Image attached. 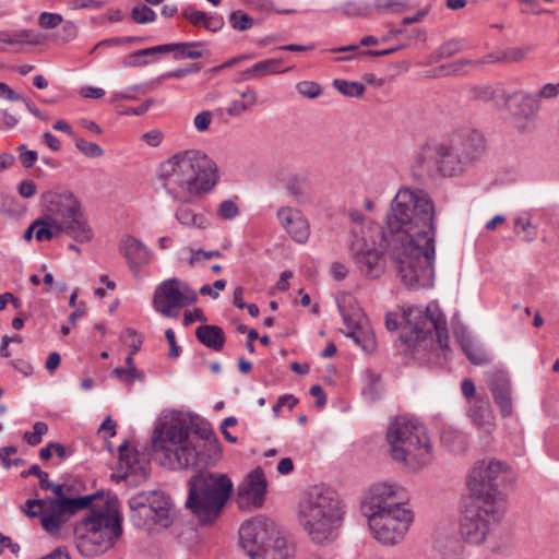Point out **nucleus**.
Listing matches in <instances>:
<instances>
[{
	"instance_id": "obj_61",
	"label": "nucleus",
	"mask_w": 559,
	"mask_h": 559,
	"mask_svg": "<svg viewBox=\"0 0 559 559\" xmlns=\"http://www.w3.org/2000/svg\"><path fill=\"white\" fill-rule=\"evenodd\" d=\"M182 15L194 26H204L206 13L194 9L193 7H187L182 11Z\"/></svg>"
},
{
	"instance_id": "obj_19",
	"label": "nucleus",
	"mask_w": 559,
	"mask_h": 559,
	"mask_svg": "<svg viewBox=\"0 0 559 559\" xmlns=\"http://www.w3.org/2000/svg\"><path fill=\"white\" fill-rule=\"evenodd\" d=\"M266 486V478L262 469L251 471L238 487L237 501L239 507H261L264 502Z\"/></svg>"
},
{
	"instance_id": "obj_54",
	"label": "nucleus",
	"mask_w": 559,
	"mask_h": 559,
	"mask_svg": "<svg viewBox=\"0 0 559 559\" xmlns=\"http://www.w3.org/2000/svg\"><path fill=\"white\" fill-rule=\"evenodd\" d=\"M63 17L59 13L43 12L38 16V25L44 29H52L62 24Z\"/></svg>"
},
{
	"instance_id": "obj_40",
	"label": "nucleus",
	"mask_w": 559,
	"mask_h": 559,
	"mask_svg": "<svg viewBox=\"0 0 559 559\" xmlns=\"http://www.w3.org/2000/svg\"><path fill=\"white\" fill-rule=\"evenodd\" d=\"M340 11L348 17H365L370 15L372 7L364 0H349L340 8Z\"/></svg>"
},
{
	"instance_id": "obj_5",
	"label": "nucleus",
	"mask_w": 559,
	"mask_h": 559,
	"mask_svg": "<svg viewBox=\"0 0 559 559\" xmlns=\"http://www.w3.org/2000/svg\"><path fill=\"white\" fill-rule=\"evenodd\" d=\"M122 515L105 503L92 508L74 526V544L81 556L95 558L115 547L122 536Z\"/></svg>"
},
{
	"instance_id": "obj_47",
	"label": "nucleus",
	"mask_w": 559,
	"mask_h": 559,
	"mask_svg": "<svg viewBox=\"0 0 559 559\" xmlns=\"http://www.w3.org/2000/svg\"><path fill=\"white\" fill-rule=\"evenodd\" d=\"M131 19L138 24H147L156 20V13L146 4H141L131 10Z\"/></svg>"
},
{
	"instance_id": "obj_32",
	"label": "nucleus",
	"mask_w": 559,
	"mask_h": 559,
	"mask_svg": "<svg viewBox=\"0 0 559 559\" xmlns=\"http://www.w3.org/2000/svg\"><path fill=\"white\" fill-rule=\"evenodd\" d=\"M195 337L202 345L215 352H221L226 342L223 329L213 324H203L198 326L195 330Z\"/></svg>"
},
{
	"instance_id": "obj_57",
	"label": "nucleus",
	"mask_w": 559,
	"mask_h": 559,
	"mask_svg": "<svg viewBox=\"0 0 559 559\" xmlns=\"http://www.w3.org/2000/svg\"><path fill=\"white\" fill-rule=\"evenodd\" d=\"M19 158L25 168H32L38 159V154L34 150H27L25 144L16 147Z\"/></svg>"
},
{
	"instance_id": "obj_60",
	"label": "nucleus",
	"mask_w": 559,
	"mask_h": 559,
	"mask_svg": "<svg viewBox=\"0 0 559 559\" xmlns=\"http://www.w3.org/2000/svg\"><path fill=\"white\" fill-rule=\"evenodd\" d=\"M47 499H27L23 512L29 518L40 516Z\"/></svg>"
},
{
	"instance_id": "obj_4",
	"label": "nucleus",
	"mask_w": 559,
	"mask_h": 559,
	"mask_svg": "<svg viewBox=\"0 0 559 559\" xmlns=\"http://www.w3.org/2000/svg\"><path fill=\"white\" fill-rule=\"evenodd\" d=\"M343 514L337 493L325 486L311 487L299 503L300 524L316 544H329L336 539Z\"/></svg>"
},
{
	"instance_id": "obj_1",
	"label": "nucleus",
	"mask_w": 559,
	"mask_h": 559,
	"mask_svg": "<svg viewBox=\"0 0 559 559\" xmlns=\"http://www.w3.org/2000/svg\"><path fill=\"white\" fill-rule=\"evenodd\" d=\"M383 239L404 285L432 286L436 260L435 204L423 190L401 188L391 202Z\"/></svg>"
},
{
	"instance_id": "obj_30",
	"label": "nucleus",
	"mask_w": 559,
	"mask_h": 559,
	"mask_svg": "<svg viewBox=\"0 0 559 559\" xmlns=\"http://www.w3.org/2000/svg\"><path fill=\"white\" fill-rule=\"evenodd\" d=\"M267 543L266 547L255 557V559H294L295 558V545L284 536L278 527L275 530V534Z\"/></svg>"
},
{
	"instance_id": "obj_21",
	"label": "nucleus",
	"mask_w": 559,
	"mask_h": 559,
	"mask_svg": "<svg viewBox=\"0 0 559 559\" xmlns=\"http://www.w3.org/2000/svg\"><path fill=\"white\" fill-rule=\"evenodd\" d=\"M501 98L511 115L518 120L532 123L538 115L539 104L537 97L525 91H516L512 94L502 93Z\"/></svg>"
},
{
	"instance_id": "obj_38",
	"label": "nucleus",
	"mask_w": 559,
	"mask_h": 559,
	"mask_svg": "<svg viewBox=\"0 0 559 559\" xmlns=\"http://www.w3.org/2000/svg\"><path fill=\"white\" fill-rule=\"evenodd\" d=\"M468 48L465 38H452L444 41L433 53L436 60H442L454 56Z\"/></svg>"
},
{
	"instance_id": "obj_18",
	"label": "nucleus",
	"mask_w": 559,
	"mask_h": 559,
	"mask_svg": "<svg viewBox=\"0 0 559 559\" xmlns=\"http://www.w3.org/2000/svg\"><path fill=\"white\" fill-rule=\"evenodd\" d=\"M350 252L354 264L361 276L376 280L384 273V261L376 249L373 239L366 237L353 239Z\"/></svg>"
},
{
	"instance_id": "obj_7",
	"label": "nucleus",
	"mask_w": 559,
	"mask_h": 559,
	"mask_svg": "<svg viewBox=\"0 0 559 559\" xmlns=\"http://www.w3.org/2000/svg\"><path fill=\"white\" fill-rule=\"evenodd\" d=\"M406 324L403 326L400 341L413 355L430 350L435 344L433 333L441 349L448 348V329L444 314L435 302L425 310L409 306L403 310Z\"/></svg>"
},
{
	"instance_id": "obj_6",
	"label": "nucleus",
	"mask_w": 559,
	"mask_h": 559,
	"mask_svg": "<svg viewBox=\"0 0 559 559\" xmlns=\"http://www.w3.org/2000/svg\"><path fill=\"white\" fill-rule=\"evenodd\" d=\"M192 469L197 473L188 480L186 507L200 524H212L231 498L234 484L226 474L205 472V468Z\"/></svg>"
},
{
	"instance_id": "obj_3",
	"label": "nucleus",
	"mask_w": 559,
	"mask_h": 559,
	"mask_svg": "<svg viewBox=\"0 0 559 559\" xmlns=\"http://www.w3.org/2000/svg\"><path fill=\"white\" fill-rule=\"evenodd\" d=\"M158 176L175 202L188 204L213 189L217 182V166L203 152L188 150L163 162Z\"/></svg>"
},
{
	"instance_id": "obj_34",
	"label": "nucleus",
	"mask_w": 559,
	"mask_h": 559,
	"mask_svg": "<svg viewBox=\"0 0 559 559\" xmlns=\"http://www.w3.org/2000/svg\"><path fill=\"white\" fill-rule=\"evenodd\" d=\"M34 226L35 239L38 242L50 241L61 234L66 235V229L57 222L49 219L45 213L34 221Z\"/></svg>"
},
{
	"instance_id": "obj_43",
	"label": "nucleus",
	"mask_w": 559,
	"mask_h": 559,
	"mask_svg": "<svg viewBox=\"0 0 559 559\" xmlns=\"http://www.w3.org/2000/svg\"><path fill=\"white\" fill-rule=\"evenodd\" d=\"M175 59H199L203 57L202 50L195 49L197 47H201L203 44L201 41H191V43H177Z\"/></svg>"
},
{
	"instance_id": "obj_12",
	"label": "nucleus",
	"mask_w": 559,
	"mask_h": 559,
	"mask_svg": "<svg viewBox=\"0 0 559 559\" xmlns=\"http://www.w3.org/2000/svg\"><path fill=\"white\" fill-rule=\"evenodd\" d=\"M367 519L373 538L382 545L393 546L405 537L414 514L409 509H396L382 514L371 513Z\"/></svg>"
},
{
	"instance_id": "obj_50",
	"label": "nucleus",
	"mask_w": 559,
	"mask_h": 559,
	"mask_svg": "<svg viewBox=\"0 0 559 559\" xmlns=\"http://www.w3.org/2000/svg\"><path fill=\"white\" fill-rule=\"evenodd\" d=\"M75 147L90 158H96L104 155V150L97 143L88 142L83 138L75 140Z\"/></svg>"
},
{
	"instance_id": "obj_45",
	"label": "nucleus",
	"mask_w": 559,
	"mask_h": 559,
	"mask_svg": "<svg viewBox=\"0 0 559 559\" xmlns=\"http://www.w3.org/2000/svg\"><path fill=\"white\" fill-rule=\"evenodd\" d=\"M408 5V0H374L373 9L382 13H397Z\"/></svg>"
},
{
	"instance_id": "obj_39",
	"label": "nucleus",
	"mask_w": 559,
	"mask_h": 559,
	"mask_svg": "<svg viewBox=\"0 0 559 559\" xmlns=\"http://www.w3.org/2000/svg\"><path fill=\"white\" fill-rule=\"evenodd\" d=\"M513 229L514 233L525 242H532L537 237V229L532 225V222L527 216H516L514 218Z\"/></svg>"
},
{
	"instance_id": "obj_20",
	"label": "nucleus",
	"mask_w": 559,
	"mask_h": 559,
	"mask_svg": "<svg viewBox=\"0 0 559 559\" xmlns=\"http://www.w3.org/2000/svg\"><path fill=\"white\" fill-rule=\"evenodd\" d=\"M338 310L347 330L345 335L350 337L365 353H373L377 348L376 336L367 321L357 314L349 316L340 304Z\"/></svg>"
},
{
	"instance_id": "obj_22",
	"label": "nucleus",
	"mask_w": 559,
	"mask_h": 559,
	"mask_svg": "<svg viewBox=\"0 0 559 559\" xmlns=\"http://www.w3.org/2000/svg\"><path fill=\"white\" fill-rule=\"evenodd\" d=\"M276 217L294 241L298 243L307 242L310 236V226L301 211L284 205L278 207Z\"/></svg>"
},
{
	"instance_id": "obj_26",
	"label": "nucleus",
	"mask_w": 559,
	"mask_h": 559,
	"mask_svg": "<svg viewBox=\"0 0 559 559\" xmlns=\"http://www.w3.org/2000/svg\"><path fill=\"white\" fill-rule=\"evenodd\" d=\"M468 417L479 431L490 435L495 429V417L486 396H476L468 402Z\"/></svg>"
},
{
	"instance_id": "obj_9",
	"label": "nucleus",
	"mask_w": 559,
	"mask_h": 559,
	"mask_svg": "<svg viewBox=\"0 0 559 559\" xmlns=\"http://www.w3.org/2000/svg\"><path fill=\"white\" fill-rule=\"evenodd\" d=\"M44 213L66 229V235L80 243L90 242L94 230L80 200L69 190L48 191L43 195Z\"/></svg>"
},
{
	"instance_id": "obj_25",
	"label": "nucleus",
	"mask_w": 559,
	"mask_h": 559,
	"mask_svg": "<svg viewBox=\"0 0 559 559\" xmlns=\"http://www.w3.org/2000/svg\"><path fill=\"white\" fill-rule=\"evenodd\" d=\"M146 496V506L152 509V514L159 528L169 527L175 519V509L169 496L162 491L140 492Z\"/></svg>"
},
{
	"instance_id": "obj_51",
	"label": "nucleus",
	"mask_w": 559,
	"mask_h": 559,
	"mask_svg": "<svg viewBox=\"0 0 559 559\" xmlns=\"http://www.w3.org/2000/svg\"><path fill=\"white\" fill-rule=\"evenodd\" d=\"M531 51V47H509L501 51L503 63L521 62Z\"/></svg>"
},
{
	"instance_id": "obj_37",
	"label": "nucleus",
	"mask_w": 559,
	"mask_h": 559,
	"mask_svg": "<svg viewBox=\"0 0 559 559\" xmlns=\"http://www.w3.org/2000/svg\"><path fill=\"white\" fill-rule=\"evenodd\" d=\"M348 216L352 223L355 224V226L352 229V235L354 239L366 237V238H372L373 233H378V227L373 226L372 224L366 225V218L365 216L357 210H350L348 212Z\"/></svg>"
},
{
	"instance_id": "obj_46",
	"label": "nucleus",
	"mask_w": 559,
	"mask_h": 559,
	"mask_svg": "<svg viewBox=\"0 0 559 559\" xmlns=\"http://www.w3.org/2000/svg\"><path fill=\"white\" fill-rule=\"evenodd\" d=\"M230 26L236 31H247L253 26V19L241 10H237L229 15Z\"/></svg>"
},
{
	"instance_id": "obj_10",
	"label": "nucleus",
	"mask_w": 559,
	"mask_h": 559,
	"mask_svg": "<svg viewBox=\"0 0 559 559\" xmlns=\"http://www.w3.org/2000/svg\"><path fill=\"white\" fill-rule=\"evenodd\" d=\"M506 509L507 504L499 497L492 502L471 495L460 518V534L464 542L472 545L485 543L502 520Z\"/></svg>"
},
{
	"instance_id": "obj_23",
	"label": "nucleus",
	"mask_w": 559,
	"mask_h": 559,
	"mask_svg": "<svg viewBox=\"0 0 559 559\" xmlns=\"http://www.w3.org/2000/svg\"><path fill=\"white\" fill-rule=\"evenodd\" d=\"M119 252L124 257L129 267L138 273L151 261V250L140 239L127 235L119 243Z\"/></svg>"
},
{
	"instance_id": "obj_33",
	"label": "nucleus",
	"mask_w": 559,
	"mask_h": 559,
	"mask_svg": "<svg viewBox=\"0 0 559 559\" xmlns=\"http://www.w3.org/2000/svg\"><path fill=\"white\" fill-rule=\"evenodd\" d=\"M119 464L120 468L124 469V477L129 475H145L146 468L139 460V453L132 452L129 448L128 441H123L119 448Z\"/></svg>"
},
{
	"instance_id": "obj_63",
	"label": "nucleus",
	"mask_w": 559,
	"mask_h": 559,
	"mask_svg": "<svg viewBox=\"0 0 559 559\" xmlns=\"http://www.w3.org/2000/svg\"><path fill=\"white\" fill-rule=\"evenodd\" d=\"M217 214L224 219H233L239 214V209L234 201L225 200L219 204Z\"/></svg>"
},
{
	"instance_id": "obj_55",
	"label": "nucleus",
	"mask_w": 559,
	"mask_h": 559,
	"mask_svg": "<svg viewBox=\"0 0 559 559\" xmlns=\"http://www.w3.org/2000/svg\"><path fill=\"white\" fill-rule=\"evenodd\" d=\"M143 37L138 36H126V37H112V38H106L100 41H98L95 45V48H102V47H117L126 44H133L142 41Z\"/></svg>"
},
{
	"instance_id": "obj_44",
	"label": "nucleus",
	"mask_w": 559,
	"mask_h": 559,
	"mask_svg": "<svg viewBox=\"0 0 559 559\" xmlns=\"http://www.w3.org/2000/svg\"><path fill=\"white\" fill-rule=\"evenodd\" d=\"M147 57H152L150 50L148 48H143L124 56L122 64L126 68L144 67L151 62Z\"/></svg>"
},
{
	"instance_id": "obj_13",
	"label": "nucleus",
	"mask_w": 559,
	"mask_h": 559,
	"mask_svg": "<svg viewBox=\"0 0 559 559\" xmlns=\"http://www.w3.org/2000/svg\"><path fill=\"white\" fill-rule=\"evenodd\" d=\"M197 293L177 277L163 281L153 295L154 309L164 317H176L177 310L194 304Z\"/></svg>"
},
{
	"instance_id": "obj_16",
	"label": "nucleus",
	"mask_w": 559,
	"mask_h": 559,
	"mask_svg": "<svg viewBox=\"0 0 559 559\" xmlns=\"http://www.w3.org/2000/svg\"><path fill=\"white\" fill-rule=\"evenodd\" d=\"M277 525L264 516H255L243 522L239 530L240 545L245 552L255 559L275 534Z\"/></svg>"
},
{
	"instance_id": "obj_62",
	"label": "nucleus",
	"mask_w": 559,
	"mask_h": 559,
	"mask_svg": "<svg viewBox=\"0 0 559 559\" xmlns=\"http://www.w3.org/2000/svg\"><path fill=\"white\" fill-rule=\"evenodd\" d=\"M142 91V85H132L122 92H115L110 96V103L116 105L120 100H134L135 93Z\"/></svg>"
},
{
	"instance_id": "obj_17",
	"label": "nucleus",
	"mask_w": 559,
	"mask_h": 559,
	"mask_svg": "<svg viewBox=\"0 0 559 559\" xmlns=\"http://www.w3.org/2000/svg\"><path fill=\"white\" fill-rule=\"evenodd\" d=\"M361 509L367 518L371 516V513L376 515L396 509H406L404 507V495L396 485L388 483L376 484L369 489Z\"/></svg>"
},
{
	"instance_id": "obj_2",
	"label": "nucleus",
	"mask_w": 559,
	"mask_h": 559,
	"mask_svg": "<svg viewBox=\"0 0 559 559\" xmlns=\"http://www.w3.org/2000/svg\"><path fill=\"white\" fill-rule=\"evenodd\" d=\"M190 423L181 415L164 417L152 436L154 453L170 469L207 468L222 457L218 438L207 421L198 424L192 433Z\"/></svg>"
},
{
	"instance_id": "obj_15",
	"label": "nucleus",
	"mask_w": 559,
	"mask_h": 559,
	"mask_svg": "<svg viewBox=\"0 0 559 559\" xmlns=\"http://www.w3.org/2000/svg\"><path fill=\"white\" fill-rule=\"evenodd\" d=\"M275 188H284L286 194L297 204H309L313 200L312 186L305 171H298L292 166H281L272 174Z\"/></svg>"
},
{
	"instance_id": "obj_14",
	"label": "nucleus",
	"mask_w": 559,
	"mask_h": 559,
	"mask_svg": "<svg viewBox=\"0 0 559 559\" xmlns=\"http://www.w3.org/2000/svg\"><path fill=\"white\" fill-rule=\"evenodd\" d=\"M92 496L76 499H47L40 514L43 528L52 536H59L62 526L69 518L78 511L85 509L92 501Z\"/></svg>"
},
{
	"instance_id": "obj_58",
	"label": "nucleus",
	"mask_w": 559,
	"mask_h": 559,
	"mask_svg": "<svg viewBox=\"0 0 559 559\" xmlns=\"http://www.w3.org/2000/svg\"><path fill=\"white\" fill-rule=\"evenodd\" d=\"M78 27L72 21H66L62 24L61 29L57 34L58 40L66 44L76 38L78 36Z\"/></svg>"
},
{
	"instance_id": "obj_49",
	"label": "nucleus",
	"mask_w": 559,
	"mask_h": 559,
	"mask_svg": "<svg viewBox=\"0 0 559 559\" xmlns=\"http://www.w3.org/2000/svg\"><path fill=\"white\" fill-rule=\"evenodd\" d=\"M464 353L473 365L481 366L489 361L488 355L479 347L471 344H463Z\"/></svg>"
},
{
	"instance_id": "obj_64",
	"label": "nucleus",
	"mask_w": 559,
	"mask_h": 559,
	"mask_svg": "<svg viewBox=\"0 0 559 559\" xmlns=\"http://www.w3.org/2000/svg\"><path fill=\"white\" fill-rule=\"evenodd\" d=\"M200 69H201V67L197 66V64L188 67V68L175 69V70H171V71L160 74L157 78V81H163V80H168V79H181V78L188 75L189 73L200 71Z\"/></svg>"
},
{
	"instance_id": "obj_11",
	"label": "nucleus",
	"mask_w": 559,
	"mask_h": 559,
	"mask_svg": "<svg viewBox=\"0 0 559 559\" xmlns=\"http://www.w3.org/2000/svg\"><path fill=\"white\" fill-rule=\"evenodd\" d=\"M509 466L496 459L478 461L468 475V489L471 495L492 501L497 497L507 504L506 495L500 487L507 481Z\"/></svg>"
},
{
	"instance_id": "obj_48",
	"label": "nucleus",
	"mask_w": 559,
	"mask_h": 559,
	"mask_svg": "<svg viewBox=\"0 0 559 559\" xmlns=\"http://www.w3.org/2000/svg\"><path fill=\"white\" fill-rule=\"evenodd\" d=\"M476 63L477 61L473 59H461L449 64H443L438 69L439 73L435 74V76L461 74L465 66H475Z\"/></svg>"
},
{
	"instance_id": "obj_8",
	"label": "nucleus",
	"mask_w": 559,
	"mask_h": 559,
	"mask_svg": "<svg viewBox=\"0 0 559 559\" xmlns=\"http://www.w3.org/2000/svg\"><path fill=\"white\" fill-rule=\"evenodd\" d=\"M386 440L392 459L417 471L432 461V445L426 428L407 417H396L389 426Z\"/></svg>"
},
{
	"instance_id": "obj_35",
	"label": "nucleus",
	"mask_w": 559,
	"mask_h": 559,
	"mask_svg": "<svg viewBox=\"0 0 559 559\" xmlns=\"http://www.w3.org/2000/svg\"><path fill=\"white\" fill-rule=\"evenodd\" d=\"M282 59H266L254 63L241 73L242 80L259 79L269 74L281 73Z\"/></svg>"
},
{
	"instance_id": "obj_41",
	"label": "nucleus",
	"mask_w": 559,
	"mask_h": 559,
	"mask_svg": "<svg viewBox=\"0 0 559 559\" xmlns=\"http://www.w3.org/2000/svg\"><path fill=\"white\" fill-rule=\"evenodd\" d=\"M31 34L32 31L29 29H20L15 32L0 31V43L10 46L22 44H38V40L29 39Z\"/></svg>"
},
{
	"instance_id": "obj_28",
	"label": "nucleus",
	"mask_w": 559,
	"mask_h": 559,
	"mask_svg": "<svg viewBox=\"0 0 559 559\" xmlns=\"http://www.w3.org/2000/svg\"><path fill=\"white\" fill-rule=\"evenodd\" d=\"M440 142L423 144L414 156V166L429 177L439 175Z\"/></svg>"
},
{
	"instance_id": "obj_24",
	"label": "nucleus",
	"mask_w": 559,
	"mask_h": 559,
	"mask_svg": "<svg viewBox=\"0 0 559 559\" xmlns=\"http://www.w3.org/2000/svg\"><path fill=\"white\" fill-rule=\"evenodd\" d=\"M451 142L467 166L478 159L485 151L484 136L475 130L460 133L452 138Z\"/></svg>"
},
{
	"instance_id": "obj_52",
	"label": "nucleus",
	"mask_w": 559,
	"mask_h": 559,
	"mask_svg": "<svg viewBox=\"0 0 559 559\" xmlns=\"http://www.w3.org/2000/svg\"><path fill=\"white\" fill-rule=\"evenodd\" d=\"M33 429L34 430L32 432H24L23 438L29 445L34 447L41 442L43 436L48 431V426L44 421H36L33 426Z\"/></svg>"
},
{
	"instance_id": "obj_27",
	"label": "nucleus",
	"mask_w": 559,
	"mask_h": 559,
	"mask_svg": "<svg viewBox=\"0 0 559 559\" xmlns=\"http://www.w3.org/2000/svg\"><path fill=\"white\" fill-rule=\"evenodd\" d=\"M145 501H148L146 496L141 493H136L129 499L130 521L138 528L146 531L159 530L157 521L152 514V509L146 506Z\"/></svg>"
},
{
	"instance_id": "obj_31",
	"label": "nucleus",
	"mask_w": 559,
	"mask_h": 559,
	"mask_svg": "<svg viewBox=\"0 0 559 559\" xmlns=\"http://www.w3.org/2000/svg\"><path fill=\"white\" fill-rule=\"evenodd\" d=\"M490 391L502 416H509L512 412L511 384L509 379L503 374L497 376L490 385Z\"/></svg>"
},
{
	"instance_id": "obj_53",
	"label": "nucleus",
	"mask_w": 559,
	"mask_h": 559,
	"mask_svg": "<svg viewBox=\"0 0 559 559\" xmlns=\"http://www.w3.org/2000/svg\"><path fill=\"white\" fill-rule=\"evenodd\" d=\"M48 473H45L44 476L39 480V487L43 490H51L55 495L53 499H70L66 496V485L63 484H55L49 480Z\"/></svg>"
},
{
	"instance_id": "obj_36",
	"label": "nucleus",
	"mask_w": 559,
	"mask_h": 559,
	"mask_svg": "<svg viewBox=\"0 0 559 559\" xmlns=\"http://www.w3.org/2000/svg\"><path fill=\"white\" fill-rule=\"evenodd\" d=\"M175 217L180 225L187 228L204 229L209 225L207 218L203 214L195 213L185 205H180L176 210Z\"/></svg>"
},
{
	"instance_id": "obj_42",
	"label": "nucleus",
	"mask_w": 559,
	"mask_h": 559,
	"mask_svg": "<svg viewBox=\"0 0 559 559\" xmlns=\"http://www.w3.org/2000/svg\"><path fill=\"white\" fill-rule=\"evenodd\" d=\"M333 86L343 95L349 97H359L365 92V85L356 81H346L342 79H335Z\"/></svg>"
},
{
	"instance_id": "obj_29",
	"label": "nucleus",
	"mask_w": 559,
	"mask_h": 559,
	"mask_svg": "<svg viewBox=\"0 0 559 559\" xmlns=\"http://www.w3.org/2000/svg\"><path fill=\"white\" fill-rule=\"evenodd\" d=\"M439 175L452 177L462 174L467 167L460 153L453 148V143H440Z\"/></svg>"
},
{
	"instance_id": "obj_59",
	"label": "nucleus",
	"mask_w": 559,
	"mask_h": 559,
	"mask_svg": "<svg viewBox=\"0 0 559 559\" xmlns=\"http://www.w3.org/2000/svg\"><path fill=\"white\" fill-rule=\"evenodd\" d=\"M502 93H504V92L495 90L491 86H487V85L477 86V87H474V90H473L474 97L477 99H480V100H485V102L492 100L497 97L501 98Z\"/></svg>"
},
{
	"instance_id": "obj_56",
	"label": "nucleus",
	"mask_w": 559,
	"mask_h": 559,
	"mask_svg": "<svg viewBox=\"0 0 559 559\" xmlns=\"http://www.w3.org/2000/svg\"><path fill=\"white\" fill-rule=\"evenodd\" d=\"M298 93L307 98L313 99L321 95V87L318 83L304 81L296 86Z\"/></svg>"
}]
</instances>
